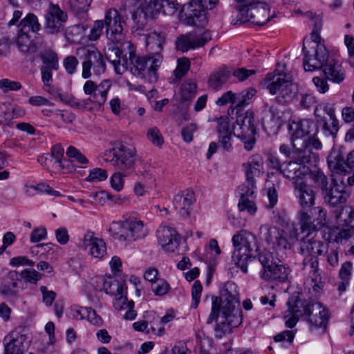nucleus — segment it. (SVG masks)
<instances>
[{"label":"nucleus","mask_w":354,"mask_h":354,"mask_svg":"<svg viewBox=\"0 0 354 354\" xmlns=\"http://www.w3.org/2000/svg\"><path fill=\"white\" fill-rule=\"evenodd\" d=\"M232 241L234 248L232 261L244 273L247 272L248 263L258 254L259 261L263 268L261 272L263 279L281 282L288 279L290 272L289 268L277 263L268 251L258 254L259 247L257 237L252 233L241 230L234 234Z\"/></svg>","instance_id":"f257e3e1"},{"label":"nucleus","mask_w":354,"mask_h":354,"mask_svg":"<svg viewBox=\"0 0 354 354\" xmlns=\"http://www.w3.org/2000/svg\"><path fill=\"white\" fill-rule=\"evenodd\" d=\"M239 304L237 286L232 281L225 283L220 297H212L211 312L206 323L210 324L216 320L215 338L221 339L242 323L243 315Z\"/></svg>","instance_id":"f03ea898"},{"label":"nucleus","mask_w":354,"mask_h":354,"mask_svg":"<svg viewBox=\"0 0 354 354\" xmlns=\"http://www.w3.org/2000/svg\"><path fill=\"white\" fill-rule=\"evenodd\" d=\"M234 130V132L231 128L228 118H220L218 120L216 132L222 148L227 152L232 151V140L234 134L243 142L245 149L251 151L256 141L257 133L254 113L248 111L239 114L236 118Z\"/></svg>","instance_id":"7ed1b4c3"},{"label":"nucleus","mask_w":354,"mask_h":354,"mask_svg":"<svg viewBox=\"0 0 354 354\" xmlns=\"http://www.w3.org/2000/svg\"><path fill=\"white\" fill-rule=\"evenodd\" d=\"M288 309L284 313L286 326L293 328L299 318L305 316L311 327H326L328 312L320 303L314 301H303L301 299L291 298L287 303Z\"/></svg>","instance_id":"20e7f679"},{"label":"nucleus","mask_w":354,"mask_h":354,"mask_svg":"<svg viewBox=\"0 0 354 354\" xmlns=\"http://www.w3.org/2000/svg\"><path fill=\"white\" fill-rule=\"evenodd\" d=\"M109 232L115 240L124 247L145 239L149 233L146 224L135 214H127L121 220L113 221Z\"/></svg>","instance_id":"39448f33"},{"label":"nucleus","mask_w":354,"mask_h":354,"mask_svg":"<svg viewBox=\"0 0 354 354\" xmlns=\"http://www.w3.org/2000/svg\"><path fill=\"white\" fill-rule=\"evenodd\" d=\"M285 66L277 64L273 73H268L263 80L264 86L272 95H277L275 100L281 104H287L292 102L297 94V88L291 83V77L283 73L280 68Z\"/></svg>","instance_id":"423d86ee"},{"label":"nucleus","mask_w":354,"mask_h":354,"mask_svg":"<svg viewBox=\"0 0 354 354\" xmlns=\"http://www.w3.org/2000/svg\"><path fill=\"white\" fill-rule=\"evenodd\" d=\"M237 19L235 25L251 22L263 26L274 15L270 16V8L264 0H236Z\"/></svg>","instance_id":"0eeeda50"},{"label":"nucleus","mask_w":354,"mask_h":354,"mask_svg":"<svg viewBox=\"0 0 354 354\" xmlns=\"http://www.w3.org/2000/svg\"><path fill=\"white\" fill-rule=\"evenodd\" d=\"M129 53V71L134 76L147 79L149 82L157 80V71L163 60L161 54L138 56L134 47L131 45Z\"/></svg>","instance_id":"6e6552de"},{"label":"nucleus","mask_w":354,"mask_h":354,"mask_svg":"<svg viewBox=\"0 0 354 354\" xmlns=\"http://www.w3.org/2000/svg\"><path fill=\"white\" fill-rule=\"evenodd\" d=\"M263 232V239L276 252L283 253L287 250H290L292 246L299 241L300 232L299 228L295 225L288 227L286 232L275 226L263 225L260 227Z\"/></svg>","instance_id":"1a4fd4ad"},{"label":"nucleus","mask_w":354,"mask_h":354,"mask_svg":"<svg viewBox=\"0 0 354 354\" xmlns=\"http://www.w3.org/2000/svg\"><path fill=\"white\" fill-rule=\"evenodd\" d=\"M75 55L82 60L84 79H88L92 75H99L106 70V62L102 54L94 46H85L77 48Z\"/></svg>","instance_id":"9d476101"},{"label":"nucleus","mask_w":354,"mask_h":354,"mask_svg":"<svg viewBox=\"0 0 354 354\" xmlns=\"http://www.w3.org/2000/svg\"><path fill=\"white\" fill-rule=\"evenodd\" d=\"M218 0H191L181 8V19L188 26L204 27L208 23L207 10L212 9Z\"/></svg>","instance_id":"9b49d317"},{"label":"nucleus","mask_w":354,"mask_h":354,"mask_svg":"<svg viewBox=\"0 0 354 354\" xmlns=\"http://www.w3.org/2000/svg\"><path fill=\"white\" fill-rule=\"evenodd\" d=\"M136 151L133 147H129L122 143L117 142L113 144L112 149L104 152L105 160L116 167L126 175L131 171L136 162Z\"/></svg>","instance_id":"f8f14e48"},{"label":"nucleus","mask_w":354,"mask_h":354,"mask_svg":"<svg viewBox=\"0 0 354 354\" xmlns=\"http://www.w3.org/2000/svg\"><path fill=\"white\" fill-rule=\"evenodd\" d=\"M313 44L310 50L308 51H306L305 46H303L304 67L305 71H308L322 68L328 61V53L325 46L320 43L319 40L315 39Z\"/></svg>","instance_id":"ddd939ff"},{"label":"nucleus","mask_w":354,"mask_h":354,"mask_svg":"<svg viewBox=\"0 0 354 354\" xmlns=\"http://www.w3.org/2000/svg\"><path fill=\"white\" fill-rule=\"evenodd\" d=\"M28 339L25 328H15L4 337L5 354H24L28 348Z\"/></svg>","instance_id":"4468645a"},{"label":"nucleus","mask_w":354,"mask_h":354,"mask_svg":"<svg viewBox=\"0 0 354 354\" xmlns=\"http://www.w3.org/2000/svg\"><path fill=\"white\" fill-rule=\"evenodd\" d=\"M104 22L106 36L109 40L118 43L124 39L123 26L125 21L116 9L111 8L106 12Z\"/></svg>","instance_id":"2eb2a0df"},{"label":"nucleus","mask_w":354,"mask_h":354,"mask_svg":"<svg viewBox=\"0 0 354 354\" xmlns=\"http://www.w3.org/2000/svg\"><path fill=\"white\" fill-rule=\"evenodd\" d=\"M290 134L292 147H296V142L306 138L307 136L315 135L317 128L311 119H295L291 120L288 127Z\"/></svg>","instance_id":"dca6fc26"},{"label":"nucleus","mask_w":354,"mask_h":354,"mask_svg":"<svg viewBox=\"0 0 354 354\" xmlns=\"http://www.w3.org/2000/svg\"><path fill=\"white\" fill-rule=\"evenodd\" d=\"M68 19L66 12L58 5L50 3L45 16L44 28L48 34H57L64 30Z\"/></svg>","instance_id":"f3484780"},{"label":"nucleus","mask_w":354,"mask_h":354,"mask_svg":"<svg viewBox=\"0 0 354 354\" xmlns=\"http://www.w3.org/2000/svg\"><path fill=\"white\" fill-rule=\"evenodd\" d=\"M242 168L246 176V180L241 186L257 188L256 178L263 174V157L259 154L250 156L247 161L243 163Z\"/></svg>","instance_id":"a211bd4d"},{"label":"nucleus","mask_w":354,"mask_h":354,"mask_svg":"<svg viewBox=\"0 0 354 354\" xmlns=\"http://www.w3.org/2000/svg\"><path fill=\"white\" fill-rule=\"evenodd\" d=\"M212 39V35L209 30H205L202 34L189 32L179 36L176 41L177 50L187 52L190 49L203 46Z\"/></svg>","instance_id":"6ab92c4d"},{"label":"nucleus","mask_w":354,"mask_h":354,"mask_svg":"<svg viewBox=\"0 0 354 354\" xmlns=\"http://www.w3.org/2000/svg\"><path fill=\"white\" fill-rule=\"evenodd\" d=\"M111 86L109 80L102 81L99 84L91 80H87L83 86L86 95H90V100L99 106L103 105L107 98V94Z\"/></svg>","instance_id":"aec40b11"},{"label":"nucleus","mask_w":354,"mask_h":354,"mask_svg":"<svg viewBox=\"0 0 354 354\" xmlns=\"http://www.w3.org/2000/svg\"><path fill=\"white\" fill-rule=\"evenodd\" d=\"M310 171L309 167L301 165L299 162L294 160L286 161L282 163L280 172L286 178L292 181L293 185L305 180V177Z\"/></svg>","instance_id":"412c9836"},{"label":"nucleus","mask_w":354,"mask_h":354,"mask_svg":"<svg viewBox=\"0 0 354 354\" xmlns=\"http://www.w3.org/2000/svg\"><path fill=\"white\" fill-rule=\"evenodd\" d=\"M156 236L159 244L166 252H174L180 241L176 230L166 225L159 227L156 231Z\"/></svg>","instance_id":"4be33fe9"},{"label":"nucleus","mask_w":354,"mask_h":354,"mask_svg":"<svg viewBox=\"0 0 354 354\" xmlns=\"http://www.w3.org/2000/svg\"><path fill=\"white\" fill-rule=\"evenodd\" d=\"M81 247L96 259H102L106 253V246L104 240L96 237L92 232H87L84 234Z\"/></svg>","instance_id":"5701e85b"},{"label":"nucleus","mask_w":354,"mask_h":354,"mask_svg":"<svg viewBox=\"0 0 354 354\" xmlns=\"http://www.w3.org/2000/svg\"><path fill=\"white\" fill-rule=\"evenodd\" d=\"M161 11L160 1L145 0L132 14L133 20L138 24L144 25L146 19L153 18Z\"/></svg>","instance_id":"b1692460"},{"label":"nucleus","mask_w":354,"mask_h":354,"mask_svg":"<svg viewBox=\"0 0 354 354\" xmlns=\"http://www.w3.org/2000/svg\"><path fill=\"white\" fill-rule=\"evenodd\" d=\"M284 122L283 113L277 107L271 106L268 109V115L263 118V127L269 136H272L278 133Z\"/></svg>","instance_id":"393cba45"},{"label":"nucleus","mask_w":354,"mask_h":354,"mask_svg":"<svg viewBox=\"0 0 354 354\" xmlns=\"http://www.w3.org/2000/svg\"><path fill=\"white\" fill-rule=\"evenodd\" d=\"M326 248L325 244L319 240H317L313 234H306L302 237L299 243V253L306 256H319L324 253Z\"/></svg>","instance_id":"a878e982"},{"label":"nucleus","mask_w":354,"mask_h":354,"mask_svg":"<svg viewBox=\"0 0 354 354\" xmlns=\"http://www.w3.org/2000/svg\"><path fill=\"white\" fill-rule=\"evenodd\" d=\"M325 201L331 207H337L344 204L349 197V194L344 189L342 185L333 183L330 189L326 188L324 192Z\"/></svg>","instance_id":"bb28decb"},{"label":"nucleus","mask_w":354,"mask_h":354,"mask_svg":"<svg viewBox=\"0 0 354 354\" xmlns=\"http://www.w3.org/2000/svg\"><path fill=\"white\" fill-rule=\"evenodd\" d=\"M294 190L301 209H311L315 205V192L310 185L306 181L297 183L294 186Z\"/></svg>","instance_id":"cd10ccee"},{"label":"nucleus","mask_w":354,"mask_h":354,"mask_svg":"<svg viewBox=\"0 0 354 354\" xmlns=\"http://www.w3.org/2000/svg\"><path fill=\"white\" fill-rule=\"evenodd\" d=\"M257 188L241 186L239 187L240 200L238 204L239 209L246 211L250 215H254L257 211V207L254 201Z\"/></svg>","instance_id":"c85d7f7f"},{"label":"nucleus","mask_w":354,"mask_h":354,"mask_svg":"<svg viewBox=\"0 0 354 354\" xmlns=\"http://www.w3.org/2000/svg\"><path fill=\"white\" fill-rule=\"evenodd\" d=\"M195 201L194 193L191 190H185L175 195L173 205L181 216H187Z\"/></svg>","instance_id":"c756f323"},{"label":"nucleus","mask_w":354,"mask_h":354,"mask_svg":"<svg viewBox=\"0 0 354 354\" xmlns=\"http://www.w3.org/2000/svg\"><path fill=\"white\" fill-rule=\"evenodd\" d=\"M303 270L308 272L309 276L313 282V288H320L323 283L322 270L319 267V261L317 256L306 257L302 262Z\"/></svg>","instance_id":"7c9ffc66"},{"label":"nucleus","mask_w":354,"mask_h":354,"mask_svg":"<svg viewBox=\"0 0 354 354\" xmlns=\"http://www.w3.org/2000/svg\"><path fill=\"white\" fill-rule=\"evenodd\" d=\"M292 153V158L297 160L301 165H313L318 160V155L311 151L310 149L304 146L301 142V145L296 142V147Z\"/></svg>","instance_id":"2f4dec72"},{"label":"nucleus","mask_w":354,"mask_h":354,"mask_svg":"<svg viewBox=\"0 0 354 354\" xmlns=\"http://www.w3.org/2000/svg\"><path fill=\"white\" fill-rule=\"evenodd\" d=\"M110 53L107 55L108 59L114 67L118 74H123L129 69V59L122 55L121 50L118 47L109 48Z\"/></svg>","instance_id":"473e14b6"},{"label":"nucleus","mask_w":354,"mask_h":354,"mask_svg":"<svg viewBox=\"0 0 354 354\" xmlns=\"http://www.w3.org/2000/svg\"><path fill=\"white\" fill-rule=\"evenodd\" d=\"M322 68L326 78L333 82L339 84L345 78V71L342 64L334 59L328 60Z\"/></svg>","instance_id":"72a5a7b5"},{"label":"nucleus","mask_w":354,"mask_h":354,"mask_svg":"<svg viewBox=\"0 0 354 354\" xmlns=\"http://www.w3.org/2000/svg\"><path fill=\"white\" fill-rule=\"evenodd\" d=\"M312 209H301L297 214V219L301 233L313 234L317 227L311 217Z\"/></svg>","instance_id":"f704fd0d"},{"label":"nucleus","mask_w":354,"mask_h":354,"mask_svg":"<svg viewBox=\"0 0 354 354\" xmlns=\"http://www.w3.org/2000/svg\"><path fill=\"white\" fill-rule=\"evenodd\" d=\"M329 168L337 174H344L349 169L347 160L345 161L342 153L339 151H332L327 158Z\"/></svg>","instance_id":"c9c22d12"},{"label":"nucleus","mask_w":354,"mask_h":354,"mask_svg":"<svg viewBox=\"0 0 354 354\" xmlns=\"http://www.w3.org/2000/svg\"><path fill=\"white\" fill-rule=\"evenodd\" d=\"M18 272L16 270L8 272L3 278V282L0 287V293L6 296H13L17 293V280Z\"/></svg>","instance_id":"e433bc0d"},{"label":"nucleus","mask_w":354,"mask_h":354,"mask_svg":"<svg viewBox=\"0 0 354 354\" xmlns=\"http://www.w3.org/2000/svg\"><path fill=\"white\" fill-rule=\"evenodd\" d=\"M165 44V35L156 32L149 34L146 38L147 50L150 52L148 55L160 54L163 45Z\"/></svg>","instance_id":"4c0bfd02"},{"label":"nucleus","mask_w":354,"mask_h":354,"mask_svg":"<svg viewBox=\"0 0 354 354\" xmlns=\"http://www.w3.org/2000/svg\"><path fill=\"white\" fill-rule=\"evenodd\" d=\"M40 29L41 25L38 22L37 16L29 13L19 23L18 31L32 35L39 31Z\"/></svg>","instance_id":"58836bf2"},{"label":"nucleus","mask_w":354,"mask_h":354,"mask_svg":"<svg viewBox=\"0 0 354 354\" xmlns=\"http://www.w3.org/2000/svg\"><path fill=\"white\" fill-rule=\"evenodd\" d=\"M145 318L147 319L149 335L162 336L165 334V327L161 324L160 317L155 312H147Z\"/></svg>","instance_id":"ea45409f"},{"label":"nucleus","mask_w":354,"mask_h":354,"mask_svg":"<svg viewBox=\"0 0 354 354\" xmlns=\"http://www.w3.org/2000/svg\"><path fill=\"white\" fill-rule=\"evenodd\" d=\"M317 122L322 124V130L326 136L335 138L339 131V122L336 117L317 118Z\"/></svg>","instance_id":"a19ab883"},{"label":"nucleus","mask_w":354,"mask_h":354,"mask_svg":"<svg viewBox=\"0 0 354 354\" xmlns=\"http://www.w3.org/2000/svg\"><path fill=\"white\" fill-rule=\"evenodd\" d=\"M17 44L19 49L24 53H35L37 49L33 42L32 35L29 33L19 32L18 31Z\"/></svg>","instance_id":"79ce46f5"},{"label":"nucleus","mask_w":354,"mask_h":354,"mask_svg":"<svg viewBox=\"0 0 354 354\" xmlns=\"http://www.w3.org/2000/svg\"><path fill=\"white\" fill-rule=\"evenodd\" d=\"M99 279L103 283L102 289L108 295L115 296L120 292H125L124 284L111 277L106 279L100 277Z\"/></svg>","instance_id":"37998d69"},{"label":"nucleus","mask_w":354,"mask_h":354,"mask_svg":"<svg viewBox=\"0 0 354 354\" xmlns=\"http://www.w3.org/2000/svg\"><path fill=\"white\" fill-rule=\"evenodd\" d=\"M335 217L339 226H347L354 221V209L351 206H345L336 214Z\"/></svg>","instance_id":"c03bdc74"},{"label":"nucleus","mask_w":354,"mask_h":354,"mask_svg":"<svg viewBox=\"0 0 354 354\" xmlns=\"http://www.w3.org/2000/svg\"><path fill=\"white\" fill-rule=\"evenodd\" d=\"M41 59L43 63L46 65L43 67L49 68L55 71L58 70L59 63L58 57L55 52L53 50L46 51L41 55Z\"/></svg>","instance_id":"a18cd8bd"},{"label":"nucleus","mask_w":354,"mask_h":354,"mask_svg":"<svg viewBox=\"0 0 354 354\" xmlns=\"http://www.w3.org/2000/svg\"><path fill=\"white\" fill-rule=\"evenodd\" d=\"M230 75V73L228 71L223 70L217 71L209 80L210 86L214 88H218L227 81Z\"/></svg>","instance_id":"49530a36"},{"label":"nucleus","mask_w":354,"mask_h":354,"mask_svg":"<svg viewBox=\"0 0 354 354\" xmlns=\"http://www.w3.org/2000/svg\"><path fill=\"white\" fill-rule=\"evenodd\" d=\"M196 84L191 80L186 81L181 86V97L185 101L191 100L196 93Z\"/></svg>","instance_id":"de8ad7c7"},{"label":"nucleus","mask_w":354,"mask_h":354,"mask_svg":"<svg viewBox=\"0 0 354 354\" xmlns=\"http://www.w3.org/2000/svg\"><path fill=\"white\" fill-rule=\"evenodd\" d=\"M324 114H326L329 118L336 117L335 114V109L332 104L324 102L315 107L314 115L316 118H325Z\"/></svg>","instance_id":"09e8293b"},{"label":"nucleus","mask_w":354,"mask_h":354,"mask_svg":"<svg viewBox=\"0 0 354 354\" xmlns=\"http://www.w3.org/2000/svg\"><path fill=\"white\" fill-rule=\"evenodd\" d=\"M310 178L314 182L315 186L319 187L324 192L328 185L327 177L319 169L309 171Z\"/></svg>","instance_id":"8fccbe9b"},{"label":"nucleus","mask_w":354,"mask_h":354,"mask_svg":"<svg viewBox=\"0 0 354 354\" xmlns=\"http://www.w3.org/2000/svg\"><path fill=\"white\" fill-rule=\"evenodd\" d=\"M190 61L187 57L179 58L177 60L176 68L174 71V75L177 79L183 77L190 68Z\"/></svg>","instance_id":"3c124183"},{"label":"nucleus","mask_w":354,"mask_h":354,"mask_svg":"<svg viewBox=\"0 0 354 354\" xmlns=\"http://www.w3.org/2000/svg\"><path fill=\"white\" fill-rule=\"evenodd\" d=\"M19 276L26 283L33 284H36L41 278V274L35 269H24Z\"/></svg>","instance_id":"603ef678"},{"label":"nucleus","mask_w":354,"mask_h":354,"mask_svg":"<svg viewBox=\"0 0 354 354\" xmlns=\"http://www.w3.org/2000/svg\"><path fill=\"white\" fill-rule=\"evenodd\" d=\"M124 292H120L116 295L113 300V306L116 310H121L128 308H133L134 302L133 301H127V297L124 296Z\"/></svg>","instance_id":"864d4df0"},{"label":"nucleus","mask_w":354,"mask_h":354,"mask_svg":"<svg viewBox=\"0 0 354 354\" xmlns=\"http://www.w3.org/2000/svg\"><path fill=\"white\" fill-rule=\"evenodd\" d=\"M299 106L301 109H310L317 103V98L313 93H302L299 96Z\"/></svg>","instance_id":"5fc2aeb1"},{"label":"nucleus","mask_w":354,"mask_h":354,"mask_svg":"<svg viewBox=\"0 0 354 354\" xmlns=\"http://www.w3.org/2000/svg\"><path fill=\"white\" fill-rule=\"evenodd\" d=\"M161 11L167 15H173L179 8L176 0H160Z\"/></svg>","instance_id":"6e6d98bb"},{"label":"nucleus","mask_w":354,"mask_h":354,"mask_svg":"<svg viewBox=\"0 0 354 354\" xmlns=\"http://www.w3.org/2000/svg\"><path fill=\"white\" fill-rule=\"evenodd\" d=\"M254 88H250L240 93L236 94L237 106H243L248 104V101L256 94Z\"/></svg>","instance_id":"4d7b16f0"},{"label":"nucleus","mask_w":354,"mask_h":354,"mask_svg":"<svg viewBox=\"0 0 354 354\" xmlns=\"http://www.w3.org/2000/svg\"><path fill=\"white\" fill-rule=\"evenodd\" d=\"M22 86L19 82L12 81L9 79L0 80V88L3 93L16 91L21 88Z\"/></svg>","instance_id":"13d9d810"},{"label":"nucleus","mask_w":354,"mask_h":354,"mask_svg":"<svg viewBox=\"0 0 354 354\" xmlns=\"http://www.w3.org/2000/svg\"><path fill=\"white\" fill-rule=\"evenodd\" d=\"M104 27V23L102 20H96L88 35V40L92 41L97 40L102 33Z\"/></svg>","instance_id":"bf43d9fd"},{"label":"nucleus","mask_w":354,"mask_h":354,"mask_svg":"<svg viewBox=\"0 0 354 354\" xmlns=\"http://www.w3.org/2000/svg\"><path fill=\"white\" fill-rule=\"evenodd\" d=\"M85 30V28L82 24H77L68 27L65 30V36L68 40L75 41L77 37L81 35Z\"/></svg>","instance_id":"052dcab7"},{"label":"nucleus","mask_w":354,"mask_h":354,"mask_svg":"<svg viewBox=\"0 0 354 354\" xmlns=\"http://www.w3.org/2000/svg\"><path fill=\"white\" fill-rule=\"evenodd\" d=\"M147 138L155 145L160 147L164 142L160 130L156 127L149 129L147 134Z\"/></svg>","instance_id":"680f3d73"},{"label":"nucleus","mask_w":354,"mask_h":354,"mask_svg":"<svg viewBox=\"0 0 354 354\" xmlns=\"http://www.w3.org/2000/svg\"><path fill=\"white\" fill-rule=\"evenodd\" d=\"M216 103L218 106H225L227 104H232L237 106L236 94L230 91L223 93L220 97L217 99Z\"/></svg>","instance_id":"e2e57ef3"},{"label":"nucleus","mask_w":354,"mask_h":354,"mask_svg":"<svg viewBox=\"0 0 354 354\" xmlns=\"http://www.w3.org/2000/svg\"><path fill=\"white\" fill-rule=\"evenodd\" d=\"M66 155L68 157L73 158L80 164H87L88 162V160L86 156L73 146L68 147Z\"/></svg>","instance_id":"0e129e2a"},{"label":"nucleus","mask_w":354,"mask_h":354,"mask_svg":"<svg viewBox=\"0 0 354 354\" xmlns=\"http://www.w3.org/2000/svg\"><path fill=\"white\" fill-rule=\"evenodd\" d=\"M47 236L46 228L44 226L35 227L31 232L30 241L32 243H38Z\"/></svg>","instance_id":"69168bd1"},{"label":"nucleus","mask_w":354,"mask_h":354,"mask_svg":"<svg viewBox=\"0 0 354 354\" xmlns=\"http://www.w3.org/2000/svg\"><path fill=\"white\" fill-rule=\"evenodd\" d=\"M156 283L152 288V290L156 295L163 296L169 291L170 286L165 279H157Z\"/></svg>","instance_id":"338daca9"},{"label":"nucleus","mask_w":354,"mask_h":354,"mask_svg":"<svg viewBox=\"0 0 354 354\" xmlns=\"http://www.w3.org/2000/svg\"><path fill=\"white\" fill-rule=\"evenodd\" d=\"M110 183L114 190L120 192L124 188V176L120 172L114 173L110 178Z\"/></svg>","instance_id":"774afa93"}]
</instances>
